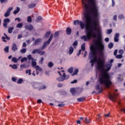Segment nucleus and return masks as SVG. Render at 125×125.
<instances>
[{
	"mask_svg": "<svg viewBox=\"0 0 125 125\" xmlns=\"http://www.w3.org/2000/svg\"><path fill=\"white\" fill-rule=\"evenodd\" d=\"M83 11V15L85 19V23L79 20L74 21V25H80L83 30L86 28V35L81 37V40L87 42L92 38L96 39L101 35V27L98 26V9L96 6V0H82ZM96 26H98L96 27ZM97 32V34H96Z\"/></svg>",
	"mask_w": 125,
	"mask_h": 125,
	"instance_id": "f257e3e1",
	"label": "nucleus"
},
{
	"mask_svg": "<svg viewBox=\"0 0 125 125\" xmlns=\"http://www.w3.org/2000/svg\"><path fill=\"white\" fill-rule=\"evenodd\" d=\"M105 64V59H101L99 58L98 63V69L101 72L100 76V83L96 86V90L99 91L98 93H100L102 92L103 90V87L101 86V84H103L106 87L109 88L111 85H112V81H111V76L110 74L107 73L109 72V70H111L112 68V64L107 63L105 65L106 69L104 68V65Z\"/></svg>",
	"mask_w": 125,
	"mask_h": 125,
	"instance_id": "f03ea898",
	"label": "nucleus"
},
{
	"mask_svg": "<svg viewBox=\"0 0 125 125\" xmlns=\"http://www.w3.org/2000/svg\"><path fill=\"white\" fill-rule=\"evenodd\" d=\"M96 44V47L92 45L90 47L91 52L89 54V57L91 59L90 63H94L101 57H104V45L101 42V39H99L97 41H93Z\"/></svg>",
	"mask_w": 125,
	"mask_h": 125,
	"instance_id": "7ed1b4c3",
	"label": "nucleus"
},
{
	"mask_svg": "<svg viewBox=\"0 0 125 125\" xmlns=\"http://www.w3.org/2000/svg\"><path fill=\"white\" fill-rule=\"evenodd\" d=\"M52 39H53V34H51L50 35L49 39L48 40V41H46V42H45L43 44V45L42 47V50H43V49H45V48H46V46H47V45H48V44H49L50 43V42H51V41H52Z\"/></svg>",
	"mask_w": 125,
	"mask_h": 125,
	"instance_id": "20e7f679",
	"label": "nucleus"
},
{
	"mask_svg": "<svg viewBox=\"0 0 125 125\" xmlns=\"http://www.w3.org/2000/svg\"><path fill=\"white\" fill-rule=\"evenodd\" d=\"M108 97H109V99L111 100V101H113V102H116V100L117 99L116 94H109Z\"/></svg>",
	"mask_w": 125,
	"mask_h": 125,
	"instance_id": "39448f33",
	"label": "nucleus"
},
{
	"mask_svg": "<svg viewBox=\"0 0 125 125\" xmlns=\"http://www.w3.org/2000/svg\"><path fill=\"white\" fill-rule=\"evenodd\" d=\"M42 42V38L36 39L33 43V45L36 46V45H38V44H41Z\"/></svg>",
	"mask_w": 125,
	"mask_h": 125,
	"instance_id": "423d86ee",
	"label": "nucleus"
},
{
	"mask_svg": "<svg viewBox=\"0 0 125 125\" xmlns=\"http://www.w3.org/2000/svg\"><path fill=\"white\" fill-rule=\"evenodd\" d=\"M3 26L4 28H7V24L8 23H9V22H10V20H9L8 18L5 19L3 20Z\"/></svg>",
	"mask_w": 125,
	"mask_h": 125,
	"instance_id": "0eeeda50",
	"label": "nucleus"
},
{
	"mask_svg": "<svg viewBox=\"0 0 125 125\" xmlns=\"http://www.w3.org/2000/svg\"><path fill=\"white\" fill-rule=\"evenodd\" d=\"M13 9V8L12 7H9L6 11V13L4 14V16L5 17H8L9 15H10V12H11V10Z\"/></svg>",
	"mask_w": 125,
	"mask_h": 125,
	"instance_id": "6e6552de",
	"label": "nucleus"
},
{
	"mask_svg": "<svg viewBox=\"0 0 125 125\" xmlns=\"http://www.w3.org/2000/svg\"><path fill=\"white\" fill-rule=\"evenodd\" d=\"M25 27L28 31H32L34 29V26L31 24L27 23L25 24Z\"/></svg>",
	"mask_w": 125,
	"mask_h": 125,
	"instance_id": "1a4fd4ad",
	"label": "nucleus"
},
{
	"mask_svg": "<svg viewBox=\"0 0 125 125\" xmlns=\"http://www.w3.org/2000/svg\"><path fill=\"white\" fill-rule=\"evenodd\" d=\"M11 50L14 52H15L16 51H17L18 50V47H17V44L16 43H14L12 45Z\"/></svg>",
	"mask_w": 125,
	"mask_h": 125,
	"instance_id": "9d476101",
	"label": "nucleus"
},
{
	"mask_svg": "<svg viewBox=\"0 0 125 125\" xmlns=\"http://www.w3.org/2000/svg\"><path fill=\"white\" fill-rule=\"evenodd\" d=\"M119 37H120V34L116 33L114 36V42H119Z\"/></svg>",
	"mask_w": 125,
	"mask_h": 125,
	"instance_id": "9b49d317",
	"label": "nucleus"
},
{
	"mask_svg": "<svg viewBox=\"0 0 125 125\" xmlns=\"http://www.w3.org/2000/svg\"><path fill=\"white\" fill-rule=\"evenodd\" d=\"M62 73H63V79H64V80H68V79H69V78H70V76L68 75H66V74H65L64 70H62Z\"/></svg>",
	"mask_w": 125,
	"mask_h": 125,
	"instance_id": "f8f14e48",
	"label": "nucleus"
},
{
	"mask_svg": "<svg viewBox=\"0 0 125 125\" xmlns=\"http://www.w3.org/2000/svg\"><path fill=\"white\" fill-rule=\"evenodd\" d=\"M66 34H67V35H71V33H72V29L70 28V27H67L66 28Z\"/></svg>",
	"mask_w": 125,
	"mask_h": 125,
	"instance_id": "ddd939ff",
	"label": "nucleus"
},
{
	"mask_svg": "<svg viewBox=\"0 0 125 125\" xmlns=\"http://www.w3.org/2000/svg\"><path fill=\"white\" fill-rule=\"evenodd\" d=\"M65 80L64 77H63V74L62 76L60 77L59 78H57V81L59 82H63V81Z\"/></svg>",
	"mask_w": 125,
	"mask_h": 125,
	"instance_id": "4468645a",
	"label": "nucleus"
},
{
	"mask_svg": "<svg viewBox=\"0 0 125 125\" xmlns=\"http://www.w3.org/2000/svg\"><path fill=\"white\" fill-rule=\"evenodd\" d=\"M40 51L41 50H40L39 49H34L32 51V54H36V53H38L39 54Z\"/></svg>",
	"mask_w": 125,
	"mask_h": 125,
	"instance_id": "2eb2a0df",
	"label": "nucleus"
},
{
	"mask_svg": "<svg viewBox=\"0 0 125 125\" xmlns=\"http://www.w3.org/2000/svg\"><path fill=\"white\" fill-rule=\"evenodd\" d=\"M70 92L72 93V95H76V90L74 88L70 89Z\"/></svg>",
	"mask_w": 125,
	"mask_h": 125,
	"instance_id": "dca6fc26",
	"label": "nucleus"
},
{
	"mask_svg": "<svg viewBox=\"0 0 125 125\" xmlns=\"http://www.w3.org/2000/svg\"><path fill=\"white\" fill-rule=\"evenodd\" d=\"M83 122L86 124H89V123H90V119H87V118L85 117L83 120Z\"/></svg>",
	"mask_w": 125,
	"mask_h": 125,
	"instance_id": "f3484780",
	"label": "nucleus"
},
{
	"mask_svg": "<svg viewBox=\"0 0 125 125\" xmlns=\"http://www.w3.org/2000/svg\"><path fill=\"white\" fill-rule=\"evenodd\" d=\"M51 32L50 31H48L47 32H46L45 35H44V38H47L49 37V36H50V34H51Z\"/></svg>",
	"mask_w": 125,
	"mask_h": 125,
	"instance_id": "a211bd4d",
	"label": "nucleus"
},
{
	"mask_svg": "<svg viewBox=\"0 0 125 125\" xmlns=\"http://www.w3.org/2000/svg\"><path fill=\"white\" fill-rule=\"evenodd\" d=\"M84 100H85V98L84 97L77 99V101H78V102H83V101H84Z\"/></svg>",
	"mask_w": 125,
	"mask_h": 125,
	"instance_id": "6ab92c4d",
	"label": "nucleus"
},
{
	"mask_svg": "<svg viewBox=\"0 0 125 125\" xmlns=\"http://www.w3.org/2000/svg\"><path fill=\"white\" fill-rule=\"evenodd\" d=\"M13 30H14V27H9L8 29V33H9V34H11Z\"/></svg>",
	"mask_w": 125,
	"mask_h": 125,
	"instance_id": "aec40b11",
	"label": "nucleus"
},
{
	"mask_svg": "<svg viewBox=\"0 0 125 125\" xmlns=\"http://www.w3.org/2000/svg\"><path fill=\"white\" fill-rule=\"evenodd\" d=\"M78 73H79V69L77 68L75 70L73 73L72 74V76H76L78 75Z\"/></svg>",
	"mask_w": 125,
	"mask_h": 125,
	"instance_id": "412c9836",
	"label": "nucleus"
},
{
	"mask_svg": "<svg viewBox=\"0 0 125 125\" xmlns=\"http://www.w3.org/2000/svg\"><path fill=\"white\" fill-rule=\"evenodd\" d=\"M35 69H36V71H40V72L42 71V69L39 65H36L35 67Z\"/></svg>",
	"mask_w": 125,
	"mask_h": 125,
	"instance_id": "4be33fe9",
	"label": "nucleus"
},
{
	"mask_svg": "<svg viewBox=\"0 0 125 125\" xmlns=\"http://www.w3.org/2000/svg\"><path fill=\"white\" fill-rule=\"evenodd\" d=\"M74 52V48L73 47H70L69 48V54L71 55Z\"/></svg>",
	"mask_w": 125,
	"mask_h": 125,
	"instance_id": "5701e85b",
	"label": "nucleus"
},
{
	"mask_svg": "<svg viewBox=\"0 0 125 125\" xmlns=\"http://www.w3.org/2000/svg\"><path fill=\"white\" fill-rule=\"evenodd\" d=\"M36 6V3L30 4L28 5V8H34Z\"/></svg>",
	"mask_w": 125,
	"mask_h": 125,
	"instance_id": "b1692460",
	"label": "nucleus"
},
{
	"mask_svg": "<svg viewBox=\"0 0 125 125\" xmlns=\"http://www.w3.org/2000/svg\"><path fill=\"white\" fill-rule=\"evenodd\" d=\"M12 62H14V63H17L18 62V59L15 57H13L12 59Z\"/></svg>",
	"mask_w": 125,
	"mask_h": 125,
	"instance_id": "393cba45",
	"label": "nucleus"
},
{
	"mask_svg": "<svg viewBox=\"0 0 125 125\" xmlns=\"http://www.w3.org/2000/svg\"><path fill=\"white\" fill-rule=\"evenodd\" d=\"M81 49L83 51H84L85 50V43H83L81 45Z\"/></svg>",
	"mask_w": 125,
	"mask_h": 125,
	"instance_id": "a878e982",
	"label": "nucleus"
},
{
	"mask_svg": "<svg viewBox=\"0 0 125 125\" xmlns=\"http://www.w3.org/2000/svg\"><path fill=\"white\" fill-rule=\"evenodd\" d=\"M58 37H59V31L55 32L54 35V38H55V39L58 38Z\"/></svg>",
	"mask_w": 125,
	"mask_h": 125,
	"instance_id": "bb28decb",
	"label": "nucleus"
},
{
	"mask_svg": "<svg viewBox=\"0 0 125 125\" xmlns=\"http://www.w3.org/2000/svg\"><path fill=\"white\" fill-rule=\"evenodd\" d=\"M114 46V44L113 42H110V43L108 44V48L110 49H112Z\"/></svg>",
	"mask_w": 125,
	"mask_h": 125,
	"instance_id": "cd10ccee",
	"label": "nucleus"
},
{
	"mask_svg": "<svg viewBox=\"0 0 125 125\" xmlns=\"http://www.w3.org/2000/svg\"><path fill=\"white\" fill-rule=\"evenodd\" d=\"M42 20V18L41 16H39L37 18V20L36 21L37 23H39V22H41Z\"/></svg>",
	"mask_w": 125,
	"mask_h": 125,
	"instance_id": "c85d7f7f",
	"label": "nucleus"
},
{
	"mask_svg": "<svg viewBox=\"0 0 125 125\" xmlns=\"http://www.w3.org/2000/svg\"><path fill=\"white\" fill-rule=\"evenodd\" d=\"M31 69H27L25 71V74H28L29 76H31V75H32V73H31Z\"/></svg>",
	"mask_w": 125,
	"mask_h": 125,
	"instance_id": "c756f323",
	"label": "nucleus"
},
{
	"mask_svg": "<svg viewBox=\"0 0 125 125\" xmlns=\"http://www.w3.org/2000/svg\"><path fill=\"white\" fill-rule=\"evenodd\" d=\"M19 11H20V8H19V7H17V10L14 11V14H17V13H18Z\"/></svg>",
	"mask_w": 125,
	"mask_h": 125,
	"instance_id": "7c9ffc66",
	"label": "nucleus"
},
{
	"mask_svg": "<svg viewBox=\"0 0 125 125\" xmlns=\"http://www.w3.org/2000/svg\"><path fill=\"white\" fill-rule=\"evenodd\" d=\"M9 67H11V68L14 69H17V65L16 64H10Z\"/></svg>",
	"mask_w": 125,
	"mask_h": 125,
	"instance_id": "2f4dec72",
	"label": "nucleus"
},
{
	"mask_svg": "<svg viewBox=\"0 0 125 125\" xmlns=\"http://www.w3.org/2000/svg\"><path fill=\"white\" fill-rule=\"evenodd\" d=\"M27 59H28L29 61L30 60H32V61H34V58L32 57V56L31 55H29L27 56Z\"/></svg>",
	"mask_w": 125,
	"mask_h": 125,
	"instance_id": "473e14b6",
	"label": "nucleus"
},
{
	"mask_svg": "<svg viewBox=\"0 0 125 125\" xmlns=\"http://www.w3.org/2000/svg\"><path fill=\"white\" fill-rule=\"evenodd\" d=\"M31 65L33 68H35V67H36V66H37V62L32 61Z\"/></svg>",
	"mask_w": 125,
	"mask_h": 125,
	"instance_id": "72a5a7b5",
	"label": "nucleus"
},
{
	"mask_svg": "<svg viewBox=\"0 0 125 125\" xmlns=\"http://www.w3.org/2000/svg\"><path fill=\"white\" fill-rule=\"evenodd\" d=\"M27 60H28V59H27V58L24 57L21 59V63H23V62H26V61H27Z\"/></svg>",
	"mask_w": 125,
	"mask_h": 125,
	"instance_id": "f704fd0d",
	"label": "nucleus"
},
{
	"mask_svg": "<svg viewBox=\"0 0 125 125\" xmlns=\"http://www.w3.org/2000/svg\"><path fill=\"white\" fill-rule=\"evenodd\" d=\"M4 50L5 52L8 53V52H9V46L5 47V48L4 49Z\"/></svg>",
	"mask_w": 125,
	"mask_h": 125,
	"instance_id": "c9c22d12",
	"label": "nucleus"
},
{
	"mask_svg": "<svg viewBox=\"0 0 125 125\" xmlns=\"http://www.w3.org/2000/svg\"><path fill=\"white\" fill-rule=\"evenodd\" d=\"M74 70V68L73 67H70L68 69V73H70V74H72L73 73V71Z\"/></svg>",
	"mask_w": 125,
	"mask_h": 125,
	"instance_id": "e433bc0d",
	"label": "nucleus"
},
{
	"mask_svg": "<svg viewBox=\"0 0 125 125\" xmlns=\"http://www.w3.org/2000/svg\"><path fill=\"white\" fill-rule=\"evenodd\" d=\"M53 63H52L51 62H50L48 64L49 68H52V67H53Z\"/></svg>",
	"mask_w": 125,
	"mask_h": 125,
	"instance_id": "4c0bfd02",
	"label": "nucleus"
},
{
	"mask_svg": "<svg viewBox=\"0 0 125 125\" xmlns=\"http://www.w3.org/2000/svg\"><path fill=\"white\" fill-rule=\"evenodd\" d=\"M78 45V41H75L73 43V46H74V48H76V46Z\"/></svg>",
	"mask_w": 125,
	"mask_h": 125,
	"instance_id": "58836bf2",
	"label": "nucleus"
},
{
	"mask_svg": "<svg viewBox=\"0 0 125 125\" xmlns=\"http://www.w3.org/2000/svg\"><path fill=\"white\" fill-rule=\"evenodd\" d=\"M27 22L28 23H32V18L30 16L27 17Z\"/></svg>",
	"mask_w": 125,
	"mask_h": 125,
	"instance_id": "ea45409f",
	"label": "nucleus"
},
{
	"mask_svg": "<svg viewBox=\"0 0 125 125\" xmlns=\"http://www.w3.org/2000/svg\"><path fill=\"white\" fill-rule=\"evenodd\" d=\"M23 27V23H20L17 25V28H22Z\"/></svg>",
	"mask_w": 125,
	"mask_h": 125,
	"instance_id": "a19ab883",
	"label": "nucleus"
},
{
	"mask_svg": "<svg viewBox=\"0 0 125 125\" xmlns=\"http://www.w3.org/2000/svg\"><path fill=\"white\" fill-rule=\"evenodd\" d=\"M116 57L118 59H121L122 58H123V55H117L116 56Z\"/></svg>",
	"mask_w": 125,
	"mask_h": 125,
	"instance_id": "79ce46f5",
	"label": "nucleus"
},
{
	"mask_svg": "<svg viewBox=\"0 0 125 125\" xmlns=\"http://www.w3.org/2000/svg\"><path fill=\"white\" fill-rule=\"evenodd\" d=\"M26 51H27V49H25V48H23V49H21L20 51V52L21 53H25Z\"/></svg>",
	"mask_w": 125,
	"mask_h": 125,
	"instance_id": "37998d69",
	"label": "nucleus"
},
{
	"mask_svg": "<svg viewBox=\"0 0 125 125\" xmlns=\"http://www.w3.org/2000/svg\"><path fill=\"white\" fill-rule=\"evenodd\" d=\"M124 78H123V76H120L118 78V82H122Z\"/></svg>",
	"mask_w": 125,
	"mask_h": 125,
	"instance_id": "c03bdc74",
	"label": "nucleus"
},
{
	"mask_svg": "<svg viewBox=\"0 0 125 125\" xmlns=\"http://www.w3.org/2000/svg\"><path fill=\"white\" fill-rule=\"evenodd\" d=\"M45 53V52H44V51H40L39 54H40V55H44Z\"/></svg>",
	"mask_w": 125,
	"mask_h": 125,
	"instance_id": "a18cd8bd",
	"label": "nucleus"
},
{
	"mask_svg": "<svg viewBox=\"0 0 125 125\" xmlns=\"http://www.w3.org/2000/svg\"><path fill=\"white\" fill-rule=\"evenodd\" d=\"M118 18L120 20L124 19V18H125V17H124L123 15H119L118 16Z\"/></svg>",
	"mask_w": 125,
	"mask_h": 125,
	"instance_id": "49530a36",
	"label": "nucleus"
},
{
	"mask_svg": "<svg viewBox=\"0 0 125 125\" xmlns=\"http://www.w3.org/2000/svg\"><path fill=\"white\" fill-rule=\"evenodd\" d=\"M112 30L111 29H108L107 30V32H106V34H108V35H110V34H111V33H112Z\"/></svg>",
	"mask_w": 125,
	"mask_h": 125,
	"instance_id": "de8ad7c7",
	"label": "nucleus"
},
{
	"mask_svg": "<svg viewBox=\"0 0 125 125\" xmlns=\"http://www.w3.org/2000/svg\"><path fill=\"white\" fill-rule=\"evenodd\" d=\"M21 68H24V69H26L27 68V65L26 64H21L20 65Z\"/></svg>",
	"mask_w": 125,
	"mask_h": 125,
	"instance_id": "09e8293b",
	"label": "nucleus"
},
{
	"mask_svg": "<svg viewBox=\"0 0 125 125\" xmlns=\"http://www.w3.org/2000/svg\"><path fill=\"white\" fill-rule=\"evenodd\" d=\"M119 53L120 54H124V50H123V49H120V50H119Z\"/></svg>",
	"mask_w": 125,
	"mask_h": 125,
	"instance_id": "8fccbe9b",
	"label": "nucleus"
},
{
	"mask_svg": "<svg viewBox=\"0 0 125 125\" xmlns=\"http://www.w3.org/2000/svg\"><path fill=\"white\" fill-rule=\"evenodd\" d=\"M4 36H5V38L7 39V40H8V41H9V40H10V38H9V37H8V36H7V35L5 34V33H4Z\"/></svg>",
	"mask_w": 125,
	"mask_h": 125,
	"instance_id": "3c124183",
	"label": "nucleus"
},
{
	"mask_svg": "<svg viewBox=\"0 0 125 125\" xmlns=\"http://www.w3.org/2000/svg\"><path fill=\"white\" fill-rule=\"evenodd\" d=\"M23 82V79H20L18 81L17 83H21Z\"/></svg>",
	"mask_w": 125,
	"mask_h": 125,
	"instance_id": "603ef678",
	"label": "nucleus"
},
{
	"mask_svg": "<svg viewBox=\"0 0 125 125\" xmlns=\"http://www.w3.org/2000/svg\"><path fill=\"white\" fill-rule=\"evenodd\" d=\"M59 107H64L65 106V104H60L58 105Z\"/></svg>",
	"mask_w": 125,
	"mask_h": 125,
	"instance_id": "864d4df0",
	"label": "nucleus"
},
{
	"mask_svg": "<svg viewBox=\"0 0 125 125\" xmlns=\"http://www.w3.org/2000/svg\"><path fill=\"white\" fill-rule=\"evenodd\" d=\"M43 60H44L43 57L41 58V61L39 62V63L40 64H42V62H43Z\"/></svg>",
	"mask_w": 125,
	"mask_h": 125,
	"instance_id": "5fc2aeb1",
	"label": "nucleus"
},
{
	"mask_svg": "<svg viewBox=\"0 0 125 125\" xmlns=\"http://www.w3.org/2000/svg\"><path fill=\"white\" fill-rule=\"evenodd\" d=\"M7 0H0L1 3H3V2H7Z\"/></svg>",
	"mask_w": 125,
	"mask_h": 125,
	"instance_id": "6e6d98bb",
	"label": "nucleus"
},
{
	"mask_svg": "<svg viewBox=\"0 0 125 125\" xmlns=\"http://www.w3.org/2000/svg\"><path fill=\"white\" fill-rule=\"evenodd\" d=\"M118 53V50L116 49L114 52V55L117 56V54Z\"/></svg>",
	"mask_w": 125,
	"mask_h": 125,
	"instance_id": "4d7b16f0",
	"label": "nucleus"
},
{
	"mask_svg": "<svg viewBox=\"0 0 125 125\" xmlns=\"http://www.w3.org/2000/svg\"><path fill=\"white\" fill-rule=\"evenodd\" d=\"M6 38L4 37H2V40H3V42H6V40H5Z\"/></svg>",
	"mask_w": 125,
	"mask_h": 125,
	"instance_id": "13d9d810",
	"label": "nucleus"
},
{
	"mask_svg": "<svg viewBox=\"0 0 125 125\" xmlns=\"http://www.w3.org/2000/svg\"><path fill=\"white\" fill-rule=\"evenodd\" d=\"M78 82V80H75L71 82V83H76Z\"/></svg>",
	"mask_w": 125,
	"mask_h": 125,
	"instance_id": "bf43d9fd",
	"label": "nucleus"
},
{
	"mask_svg": "<svg viewBox=\"0 0 125 125\" xmlns=\"http://www.w3.org/2000/svg\"><path fill=\"white\" fill-rule=\"evenodd\" d=\"M104 116L105 118H108L110 117V113H108L107 114H104Z\"/></svg>",
	"mask_w": 125,
	"mask_h": 125,
	"instance_id": "052dcab7",
	"label": "nucleus"
},
{
	"mask_svg": "<svg viewBox=\"0 0 125 125\" xmlns=\"http://www.w3.org/2000/svg\"><path fill=\"white\" fill-rule=\"evenodd\" d=\"M16 20H18V22L21 21V19H20V18H17L15 19V21H16Z\"/></svg>",
	"mask_w": 125,
	"mask_h": 125,
	"instance_id": "680f3d73",
	"label": "nucleus"
},
{
	"mask_svg": "<svg viewBox=\"0 0 125 125\" xmlns=\"http://www.w3.org/2000/svg\"><path fill=\"white\" fill-rule=\"evenodd\" d=\"M58 87H62L63 86V84L62 83H58Z\"/></svg>",
	"mask_w": 125,
	"mask_h": 125,
	"instance_id": "e2e57ef3",
	"label": "nucleus"
},
{
	"mask_svg": "<svg viewBox=\"0 0 125 125\" xmlns=\"http://www.w3.org/2000/svg\"><path fill=\"white\" fill-rule=\"evenodd\" d=\"M113 20H114V21H117V15L114 16Z\"/></svg>",
	"mask_w": 125,
	"mask_h": 125,
	"instance_id": "0e129e2a",
	"label": "nucleus"
},
{
	"mask_svg": "<svg viewBox=\"0 0 125 125\" xmlns=\"http://www.w3.org/2000/svg\"><path fill=\"white\" fill-rule=\"evenodd\" d=\"M104 41L106 42H109V38H105Z\"/></svg>",
	"mask_w": 125,
	"mask_h": 125,
	"instance_id": "69168bd1",
	"label": "nucleus"
},
{
	"mask_svg": "<svg viewBox=\"0 0 125 125\" xmlns=\"http://www.w3.org/2000/svg\"><path fill=\"white\" fill-rule=\"evenodd\" d=\"M12 81L13 82H16V78H15V77H12Z\"/></svg>",
	"mask_w": 125,
	"mask_h": 125,
	"instance_id": "338daca9",
	"label": "nucleus"
},
{
	"mask_svg": "<svg viewBox=\"0 0 125 125\" xmlns=\"http://www.w3.org/2000/svg\"><path fill=\"white\" fill-rule=\"evenodd\" d=\"M112 6H114L115 5V1L114 0H112Z\"/></svg>",
	"mask_w": 125,
	"mask_h": 125,
	"instance_id": "774afa93",
	"label": "nucleus"
}]
</instances>
